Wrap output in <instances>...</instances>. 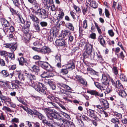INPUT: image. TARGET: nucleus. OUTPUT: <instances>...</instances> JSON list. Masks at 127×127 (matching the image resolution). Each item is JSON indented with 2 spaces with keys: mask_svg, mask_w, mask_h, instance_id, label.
<instances>
[{
  "mask_svg": "<svg viewBox=\"0 0 127 127\" xmlns=\"http://www.w3.org/2000/svg\"><path fill=\"white\" fill-rule=\"evenodd\" d=\"M108 33L110 36L111 37H113L114 35V33L112 30H109L108 31Z\"/></svg>",
  "mask_w": 127,
  "mask_h": 127,
  "instance_id": "51",
  "label": "nucleus"
},
{
  "mask_svg": "<svg viewBox=\"0 0 127 127\" xmlns=\"http://www.w3.org/2000/svg\"><path fill=\"white\" fill-rule=\"evenodd\" d=\"M0 21L2 25L5 27H8L9 26V23L7 20L5 19L2 18L0 19Z\"/></svg>",
  "mask_w": 127,
  "mask_h": 127,
  "instance_id": "25",
  "label": "nucleus"
},
{
  "mask_svg": "<svg viewBox=\"0 0 127 127\" xmlns=\"http://www.w3.org/2000/svg\"><path fill=\"white\" fill-rule=\"evenodd\" d=\"M38 118L40 120L42 121L45 118V117L41 114L39 113L38 115Z\"/></svg>",
  "mask_w": 127,
  "mask_h": 127,
  "instance_id": "52",
  "label": "nucleus"
},
{
  "mask_svg": "<svg viewBox=\"0 0 127 127\" xmlns=\"http://www.w3.org/2000/svg\"><path fill=\"white\" fill-rule=\"evenodd\" d=\"M61 56L60 55H56L55 57V61L56 62H61Z\"/></svg>",
  "mask_w": 127,
  "mask_h": 127,
  "instance_id": "41",
  "label": "nucleus"
},
{
  "mask_svg": "<svg viewBox=\"0 0 127 127\" xmlns=\"http://www.w3.org/2000/svg\"><path fill=\"white\" fill-rule=\"evenodd\" d=\"M1 73L3 76L6 77L8 76L9 74L7 70H3L1 71Z\"/></svg>",
  "mask_w": 127,
  "mask_h": 127,
  "instance_id": "39",
  "label": "nucleus"
},
{
  "mask_svg": "<svg viewBox=\"0 0 127 127\" xmlns=\"http://www.w3.org/2000/svg\"><path fill=\"white\" fill-rule=\"evenodd\" d=\"M30 17L32 21L36 23H39V19L34 15L31 14L30 15Z\"/></svg>",
  "mask_w": 127,
  "mask_h": 127,
  "instance_id": "24",
  "label": "nucleus"
},
{
  "mask_svg": "<svg viewBox=\"0 0 127 127\" xmlns=\"http://www.w3.org/2000/svg\"><path fill=\"white\" fill-rule=\"evenodd\" d=\"M90 37L92 39H95L96 38V34L95 33H92L90 35Z\"/></svg>",
  "mask_w": 127,
  "mask_h": 127,
  "instance_id": "61",
  "label": "nucleus"
},
{
  "mask_svg": "<svg viewBox=\"0 0 127 127\" xmlns=\"http://www.w3.org/2000/svg\"><path fill=\"white\" fill-rule=\"evenodd\" d=\"M34 26L36 31L39 32L40 30L39 26L37 24H34Z\"/></svg>",
  "mask_w": 127,
  "mask_h": 127,
  "instance_id": "47",
  "label": "nucleus"
},
{
  "mask_svg": "<svg viewBox=\"0 0 127 127\" xmlns=\"http://www.w3.org/2000/svg\"><path fill=\"white\" fill-rule=\"evenodd\" d=\"M32 49L35 51L43 54H49L51 52V50L48 47L44 46L42 48L32 47Z\"/></svg>",
  "mask_w": 127,
  "mask_h": 127,
  "instance_id": "6",
  "label": "nucleus"
},
{
  "mask_svg": "<svg viewBox=\"0 0 127 127\" xmlns=\"http://www.w3.org/2000/svg\"><path fill=\"white\" fill-rule=\"evenodd\" d=\"M119 78L120 80L123 81H127L126 80V77L124 74L121 73L119 75Z\"/></svg>",
  "mask_w": 127,
  "mask_h": 127,
  "instance_id": "38",
  "label": "nucleus"
},
{
  "mask_svg": "<svg viewBox=\"0 0 127 127\" xmlns=\"http://www.w3.org/2000/svg\"><path fill=\"white\" fill-rule=\"evenodd\" d=\"M105 90L106 91L104 92V93L105 94L109 93L111 91L110 88H109L108 86H107V87L106 88Z\"/></svg>",
  "mask_w": 127,
  "mask_h": 127,
  "instance_id": "60",
  "label": "nucleus"
},
{
  "mask_svg": "<svg viewBox=\"0 0 127 127\" xmlns=\"http://www.w3.org/2000/svg\"><path fill=\"white\" fill-rule=\"evenodd\" d=\"M64 26L66 28L69 30V31H73L74 30V27L72 23L70 22H66L64 25Z\"/></svg>",
  "mask_w": 127,
  "mask_h": 127,
  "instance_id": "19",
  "label": "nucleus"
},
{
  "mask_svg": "<svg viewBox=\"0 0 127 127\" xmlns=\"http://www.w3.org/2000/svg\"><path fill=\"white\" fill-rule=\"evenodd\" d=\"M27 74V76L28 77H30V78H32L33 80H35L36 79V77L34 75L31 74H28L26 73Z\"/></svg>",
  "mask_w": 127,
  "mask_h": 127,
  "instance_id": "48",
  "label": "nucleus"
},
{
  "mask_svg": "<svg viewBox=\"0 0 127 127\" xmlns=\"http://www.w3.org/2000/svg\"><path fill=\"white\" fill-rule=\"evenodd\" d=\"M110 121L113 124H116L118 123L119 124H120L119 120L116 118H112Z\"/></svg>",
  "mask_w": 127,
  "mask_h": 127,
  "instance_id": "36",
  "label": "nucleus"
},
{
  "mask_svg": "<svg viewBox=\"0 0 127 127\" xmlns=\"http://www.w3.org/2000/svg\"><path fill=\"white\" fill-rule=\"evenodd\" d=\"M109 84H103V85L101 86L100 90L101 91L105 90L106 88L108 86Z\"/></svg>",
  "mask_w": 127,
  "mask_h": 127,
  "instance_id": "46",
  "label": "nucleus"
},
{
  "mask_svg": "<svg viewBox=\"0 0 127 127\" xmlns=\"http://www.w3.org/2000/svg\"><path fill=\"white\" fill-rule=\"evenodd\" d=\"M60 117L61 119L60 120H55V124L60 127H74V125L72 122L63 120L60 116Z\"/></svg>",
  "mask_w": 127,
  "mask_h": 127,
  "instance_id": "5",
  "label": "nucleus"
},
{
  "mask_svg": "<svg viewBox=\"0 0 127 127\" xmlns=\"http://www.w3.org/2000/svg\"><path fill=\"white\" fill-rule=\"evenodd\" d=\"M37 64L39 66L48 71H51L53 70V67L47 62L38 61Z\"/></svg>",
  "mask_w": 127,
  "mask_h": 127,
  "instance_id": "7",
  "label": "nucleus"
},
{
  "mask_svg": "<svg viewBox=\"0 0 127 127\" xmlns=\"http://www.w3.org/2000/svg\"><path fill=\"white\" fill-rule=\"evenodd\" d=\"M83 28L85 29H87L88 27L87 21L85 20L83 22Z\"/></svg>",
  "mask_w": 127,
  "mask_h": 127,
  "instance_id": "43",
  "label": "nucleus"
},
{
  "mask_svg": "<svg viewBox=\"0 0 127 127\" xmlns=\"http://www.w3.org/2000/svg\"><path fill=\"white\" fill-rule=\"evenodd\" d=\"M98 41L100 44L104 46L105 44V41L103 37L101 35H100L98 39Z\"/></svg>",
  "mask_w": 127,
  "mask_h": 127,
  "instance_id": "28",
  "label": "nucleus"
},
{
  "mask_svg": "<svg viewBox=\"0 0 127 127\" xmlns=\"http://www.w3.org/2000/svg\"><path fill=\"white\" fill-rule=\"evenodd\" d=\"M89 4L91 7L94 8H96L97 7V4L94 0H91Z\"/></svg>",
  "mask_w": 127,
  "mask_h": 127,
  "instance_id": "30",
  "label": "nucleus"
},
{
  "mask_svg": "<svg viewBox=\"0 0 127 127\" xmlns=\"http://www.w3.org/2000/svg\"><path fill=\"white\" fill-rule=\"evenodd\" d=\"M75 80L78 83L85 86H87V82L85 79L82 78L81 76L76 75L75 77Z\"/></svg>",
  "mask_w": 127,
  "mask_h": 127,
  "instance_id": "9",
  "label": "nucleus"
},
{
  "mask_svg": "<svg viewBox=\"0 0 127 127\" xmlns=\"http://www.w3.org/2000/svg\"><path fill=\"white\" fill-rule=\"evenodd\" d=\"M56 31H55L53 29L51 30L50 34L48 37V39L51 42L53 41L55 36V37H56Z\"/></svg>",
  "mask_w": 127,
  "mask_h": 127,
  "instance_id": "18",
  "label": "nucleus"
},
{
  "mask_svg": "<svg viewBox=\"0 0 127 127\" xmlns=\"http://www.w3.org/2000/svg\"><path fill=\"white\" fill-rule=\"evenodd\" d=\"M11 122L12 123V124L13 125H10L9 127H18V126L15 123H17L19 122V119L17 118H14L11 119Z\"/></svg>",
  "mask_w": 127,
  "mask_h": 127,
  "instance_id": "20",
  "label": "nucleus"
},
{
  "mask_svg": "<svg viewBox=\"0 0 127 127\" xmlns=\"http://www.w3.org/2000/svg\"><path fill=\"white\" fill-rule=\"evenodd\" d=\"M44 3L47 7L49 8L54 3V2L53 0H44Z\"/></svg>",
  "mask_w": 127,
  "mask_h": 127,
  "instance_id": "27",
  "label": "nucleus"
},
{
  "mask_svg": "<svg viewBox=\"0 0 127 127\" xmlns=\"http://www.w3.org/2000/svg\"><path fill=\"white\" fill-rule=\"evenodd\" d=\"M85 51L83 54V56L85 58H88L91 59H93L95 55L94 52H92L93 45L87 44L85 46Z\"/></svg>",
  "mask_w": 127,
  "mask_h": 127,
  "instance_id": "3",
  "label": "nucleus"
},
{
  "mask_svg": "<svg viewBox=\"0 0 127 127\" xmlns=\"http://www.w3.org/2000/svg\"><path fill=\"white\" fill-rule=\"evenodd\" d=\"M88 112L89 116L97 120L98 118L96 116V115L95 114L94 111L91 109H89V110H87Z\"/></svg>",
  "mask_w": 127,
  "mask_h": 127,
  "instance_id": "23",
  "label": "nucleus"
},
{
  "mask_svg": "<svg viewBox=\"0 0 127 127\" xmlns=\"http://www.w3.org/2000/svg\"><path fill=\"white\" fill-rule=\"evenodd\" d=\"M97 57L98 60L100 61V62H101L103 61V59L102 56L100 55L97 54Z\"/></svg>",
  "mask_w": 127,
  "mask_h": 127,
  "instance_id": "55",
  "label": "nucleus"
},
{
  "mask_svg": "<svg viewBox=\"0 0 127 127\" xmlns=\"http://www.w3.org/2000/svg\"><path fill=\"white\" fill-rule=\"evenodd\" d=\"M5 115H4L2 112L1 111V112L0 113V120L4 121L5 120Z\"/></svg>",
  "mask_w": 127,
  "mask_h": 127,
  "instance_id": "44",
  "label": "nucleus"
},
{
  "mask_svg": "<svg viewBox=\"0 0 127 127\" xmlns=\"http://www.w3.org/2000/svg\"><path fill=\"white\" fill-rule=\"evenodd\" d=\"M41 26L42 27H45L47 26V23L45 21H42L40 23Z\"/></svg>",
  "mask_w": 127,
  "mask_h": 127,
  "instance_id": "56",
  "label": "nucleus"
},
{
  "mask_svg": "<svg viewBox=\"0 0 127 127\" xmlns=\"http://www.w3.org/2000/svg\"><path fill=\"white\" fill-rule=\"evenodd\" d=\"M13 2V3L15 6L19 8L20 6V4L19 2V0H11Z\"/></svg>",
  "mask_w": 127,
  "mask_h": 127,
  "instance_id": "37",
  "label": "nucleus"
},
{
  "mask_svg": "<svg viewBox=\"0 0 127 127\" xmlns=\"http://www.w3.org/2000/svg\"><path fill=\"white\" fill-rule=\"evenodd\" d=\"M18 77L19 79L21 81H24L25 80L24 75L22 73L18 76Z\"/></svg>",
  "mask_w": 127,
  "mask_h": 127,
  "instance_id": "59",
  "label": "nucleus"
},
{
  "mask_svg": "<svg viewBox=\"0 0 127 127\" xmlns=\"http://www.w3.org/2000/svg\"><path fill=\"white\" fill-rule=\"evenodd\" d=\"M55 43L56 45L61 46H64L66 44L65 41L63 39H58L56 41Z\"/></svg>",
  "mask_w": 127,
  "mask_h": 127,
  "instance_id": "17",
  "label": "nucleus"
},
{
  "mask_svg": "<svg viewBox=\"0 0 127 127\" xmlns=\"http://www.w3.org/2000/svg\"><path fill=\"white\" fill-rule=\"evenodd\" d=\"M47 97L48 101L55 102L56 99L55 97L50 95H47Z\"/></svg>",
  "mask_w": 127,
  "mask_h": 127,
  "instance_id": "34",
  "label": "nucleus"
},
{
  "mask_svg": "<svg viewBox=\"0 0 127 127\" xmlns=\"http://www.w3.org/2000/svg\"><path fill=\"white\" fill-rule=\"evenodd\" d=\"M63 35L64 36H69L71 34L70 31L68 30H64L63 31Z\"/></svg>",
  "mask_w": 127,
  "mask_h": 127,
  "instance_id": "33",
  "label": "nucleus"
},
{
  "mask_svg": "<svg viewBox=\"0 0 127 127\" xmlns=\"http://www.w3.org/2000/svg\"><path fill=\"white\" fill-rule=\"evenodd\" d=\"M105 13L106 16L108 18H109V16L110 15V14L108 10L106 9H105Z\"/></svg>",
  "mask_w": 127,
  "mask_h": 127,
  "instance_id": "64",
  "label": "nucleus"
},
{
  "mask_svg": "<svg viewBox=\"0 0 127 127\" xmlns=\"http://www.w3.org/2000/svg\"><path fill=\"white\" fill-rule=\"evenodd\" d=\"M45 82L48 84L52 90H54L55 89L56 86L53 81L49 79H46Z\"/></svg>",
  "mask_w": 127,
  "mask_h": 127,
  "instance_id": "22",
  "label": "nucleus"
},
{
  "mask_svg": "<svg viewBox=\"0 0 127 127\" xmlns=\"http://www.w3.org/2000/svg\"><path fill=\"white\" fill-rule=\"evenodd\" d=\"M67 69H68L66 68L64 69L62 68L60 70V73H62L63 75H66L68 73V71Z\"/></svg>",
  "mask_w": 127,
  "mask_h": 127,
  "instance_id": "40",
  "label": "nucleus"
},
{
  "mask_svg": "<svg viewBox=\"0 0 127 127\" xmlns=\"http://www.w3.org/2000/svg\"><path fill=\"white\" fill-rule=\"evenodd\" d=\"M59 14L57 17V19L58 20V22L59 21L63 18L64 15V13L62 9H60L59 10Z\"/></svg>",
  "mask_w": 127,
  "mask_h": 127,
  "instance_id": "21",
  "label": "nucleus"
},
{
  "mask_svg": "<svg viewBox=\"0 0 127 127\" xmlns=\"http://www.w3.org/2000/svg\"><path fill=\"white\" fill-rule=\"evenodd\" d=\"M31 24V23L30 21H27L25 25L24 26L25 28H28L29 29L30 26Z\"/></svg>",
  "mask_w": 127,
  "mask_h": 127,
  "instance_id": "54",
  "label": "nucleus"
},
{
  "mask_svg": "<svg viewBox=\"0 0 127 127\" xmlns=\"http://www.w3.org/2000/svg\"><path fill=\"white\" fill-rule=\"evenodd\" d=\"M33 6L35 9H36L40 5L35 0L33 3Z\"/></svg>",
  "mask_w": 127,
  "mask_h": 127,
  "instance_id": "42",
  "label": "nucleus"
},
{
  "mask_svg": "<svg viewBox=\"0 0 127 127\" xmlns=\"http://www.w3.org/2000/svg\"><path fill=\"white\" fill-rule=\"evenodd\" d=\"M48 119L49 120H56L57 121L61 120L60 116L53 113V109L49 108H45L43 109Z\"/></svg>",
  "mask_w": 127,
  "mask_h": 127,
  "instance_id": "4",
  "label": "nucleus"
},
{
  "mask_svg": "<svg viewBox=\"0 0 127 127\" xmlns=\"http://www.w3.org/2000/svg\"><path fill=\"white\" fill-rule=\"evenodd\" d=\"M112 72L116 75L117 76L118 75V68L116 66H113L112 68Z\"/></svg>",
  "mask_w": 127,
  "mask_h": 127,
  "instance_id": "35",
  "label": "nucleus"
},
{
  "mask_svg": "<svg viewBox=\"0 0 127 127\" xmlns=\"http://www.w3.org/2000/svg\"><path fill=\"white\" fill-rule=\"evenodd\" d=\"M33 71L35 72H37L39 71V67L37 66L34 65L32 67Z\"/></svg>",
  "mask_w": 127,
  "mask_h": 127,
  "instance_id": "50",
  "label": "nucleus"
},
{
  "mask_svg": "<svg viewBox=\"0 0 127 127\" xmlns=\"http://www.w3.org/2000/svg\"><path fill=\"white\" fill-rule=\"evenodd\" d=\"M88 11L87 7H83L82 8V12L83 14L85 15Z\"/></svg>",
  "mask_w": 127,
  "mask_h": 127,
  "instance_id": "63",
  "label": "nucleus"
},
{
  "mask_svg": "<svg viewBox=\"0 0 127 127\" xmlns=\"http://www.w3.org/2000/svg\"><path fill=\"white\" fill-rule=\"evenodd\" d=\"M66 67L69 70H71L75 68V65L73 61L70 60L66 65Z\"/></svg>",
  "mask_w": 127,
  "mask_h": 127,
  "instance_id": "13",
  "label": "nucleus"
},
{
  "mask_svg": "<svg viewBox=\"0 0 127 127\" xmlns=\"http://www.w3.org/2000/svg\"><path fill=\"white\" fill-rule=\"evenodd\" d=\"M14 73L15 75L18 76L21 74V71L20 70H16L15 71Z\"/></svg>",
  "mask_w": 127,
  "mask_h": 127,
  "instance_id": "62",
  "label": "nucleus"
},
{
  "mask_svg": "<svg viewBox=\"0 0 127 127\" xmlns=\"http://www.w3.org/2000/svg\"><path fill=\"white\" fill-rule=\"evenodd\" d=\"M23 32L24 34V36L27 37V40H29V38H30L31 35L29 32V29L28 28H24L23 30Z\"/></svg>",
  "mask_w": 127,
  "mask_h": 127,
  "instance_id": "26",
  "label": "nucleus"
},
{
  "mask_svg": "<svg viewBox=\"0 0 127 127\" xmlns=\"http://www.w3.org/2000/svg\"><path fill=\"white\" fill-rule=\"evenodd\" d=\"M0 54L4 57H5L7 55V52L5 51L0 52Z\"/></svg>",
  "mask_w": 127,
  "mask_h": 127,
  "instance_id": "53",
  "label": "nucleus"
},
{
  "mask_svg": "<svg viewBox=\"0 0 127 127\" xmlns=\"http://www.w3.org/2000/svg\"><path fill=\"white\" fill-rule=\"evenodd\" d=\"M103 105L104 108H105L107 109L109 107V104L107 101L103 104Z\"/></svg>",
  "mask_w": 127,
  "mask_h": 127,
  "instance_id": "57",
  "label": "nucleus"
},
{
  "mask_svg": "<svg viewBox=\"0 0 127 127\" xmlns=\"http://www.w3.org/2000/svg\"><path fill=\"white\" fill-rule=\"evenodd\" d=\"M103 84H109V81L107 77L105 75H102L101 80Z\"/></svg>",
  "mask_w": 127,
  "mask_h": 127,
  "instance_id": "31",
  "label": "nucleus"
},
{
  "mask_svg": "<svg viewBox=\"0 0 127 127\" xmlns=\"http://www.w3.org/2000/svg\"><path fill=\"white\" fill-rule=\"evenodd\" d=\"M87 92L92 95H94L96 96H99L100 97H102L103 96V93L100 94L98 92H97L95 90H88L87 91Z\"/></svg>",
  "mask_w": 127,
  "mask_h": 127,
  "instance_id": "12",
  "label": "nucleus"
},
{
  "mask_svg": "<svg viewBox=\"0 0 127 127\" xmlns=\"http://www.w3.org/2000/svg\"><path fill=\"white\" fill-rule=\"evenodd\" d=\"M18 60L19 61V64L22 66L25 63H27V61L23 57H18Z\"/></svg>",
  "mask_w": 127,
  "mask_h": 127,
  "instance_id": "29",
  "label": "nucleus"
},
{
  "mask_svg": "<svg viewBox=\"0 0 127 127\" xmlns=\"http://www.w3.org/2000/svg\"><path fill=\"white\" fill-rule=\"evenodd\" d=\"M74 9L76 11V12L78 13H79L81 12V9L78 6L76 5H74L73 6Z\"/></svg>",
  "mask_w": 127,
  "mask_h": 127,
  "instance_id": "45",
  "label": "nucleus"
},
{
  "mask_svg": "<svg viewBox=\"0 0 127 127\" xmlns=\"http://www.w3.org/2000/svg\"><path fill=\"white\" fill-rule=\"evenodd\" d=\"M114 115L115 116L118 117L119 118V119H121L122 118V114L117 112L114 113Z\"/></svg>",
  "mask_w": 127,
  "mask_h": 127,
  "instance_id": "58",
  "label": "nucleus"
},
{
  "mask_svg": "<svg viewBox=\"0 0 127 127\" xmlns=\"http://www.w3.org/2000/svg\"><path fill=\"white\" fill-rule=\"evenodd\" d=\"M50 71L44 72L41 75V77L44 78H45L46 79H47V78L53 77L54 76V74Z\"/></svg>",
  "mask_w": 127,
  "mask_h": 127,
  "instance_id": "16",
  "label": "nucleus"
},
{
  "mask_svg": "<svg viewBox=\"0 0 127 127\" xmlns=\"http://www.w3.org/2000/svg\"><path fill=\"white\" fill-rule=\"evenodd\" d=\"M27 83L29 85L34 88L35 90L40 94L42 95L46 94L45 90L46 88L45 85L41 83L38 82L35 84L33 81L30 79H28Z\"/></svg>",
  "mask_w": 127,
  "mask_h": 127,
  "instance_id": "1",
  "label": "nucleus"
},
{
  "mask_svg": "<svg viewBox=\"0 0 127 127\" xmlns=\"http://www.w3.org/2000/svg\"><path fill=\"white\" fill-rule=\"evenodd\" d=\"M3 47L5 48H10L12 52L16 49L17 47L15 44L13 45L12 43H6L3 44Z\"/></svg>",
  "mask_w": 127,
  "mask_h": 127,
  "instance_id": "11",
  "label": "nucleus"
},
{
  "mask_svg": "<svg viewBox=\"0 0 127 127\" xmlns=\"http://www.w3.org/2000/svg\"><path fill=\"white\" fill-rule=\"evenodd\" d=\"M2 110L6 113H11L12 112V110L9 108L5 106H3L2 108Z\"/></svg>",
  "mask_w": 127,
  "mask_h": 127,
  "instance_id": "32",
  "label": "nucleus"
},
{
  "mask_svg": "<svg viewBox=\"0 0 127 127\" xmlns=\"http://www.w3.org/2000/svg\"><path fill=\"white\" fill-rule=\"evenodd\" d=\"M116 87H117V86H118L120 89H123V86L119 80L116 81Z\"/></svg>",
  "mask_w": 127,
  "mask_h": 127,
  "instance_id": "49",
  "label": "nucleus"
},
{
  "mask_svg": "<svg viewBox=\"0 0 127 127\" xmlns=\"http://www.w3.org/2000/svg\"><path fill=\"white\" fill-rule=\"evenodd\" d=\"M57 86L59 88L58 92L60 94H62L63 95V98L65 100L70 101V100L68 98V97L70 96V94L71 93V92L66 91L64 89H66L68 90H71L70 88L68 86L62 83H59L57 84Z\"/></svg>",
  "mask_w": 127,
  "mask_h": 127,
  "instance_id": "2",
  "label": "nucleus"
},
{
  "mask_svg": "<svg viewBox=\"0 0 127 127\" xmlns=\"http://www.w3.org/2000/svg\"><path fill=\"white\" fill-rule=\"evenodd\" d=\"M36 12L38 16L42 19H45L48 17V12L46 9H38Z\"/></svg>",
  "mask_w": 127,
  "mask_h": 127,
  "instance_id": "8",
  "label": "nucleus"
},
{
  "mask_svg": "<svg viewBox=\"0 0 127 127\" xmlns=\"http://www.w3.org/2000/svg\"><path fill=\"white\" fill-rule=\"evenodd\" d=\"M51 120H52V121H48L45 119L42 121V122L48 126L49 127L50 126L53 127L54 126V125L55 124V121L54 119Z\"/></svg>",
  "mask_w": 127,
  "mask_h": 127,
  "instance_id": "15",
  "label": "nucleus"
},
{
  "mask_svg": "<svg viewBox=\"0 0 127 127\" xmlns=\"http://www.w3.org/2000/svg\"><path fill=\"white\" fill-rule=\"evenodd\" d=\"M0 83H1V84L3 83V85L6 84L7 86L8 87L9 89H14L17 88L18 87V85L14 83H12L9 84L8 83H6L5 82H0Z\"/></svg>",
  "mask_w": 127,
  "mask_h": 127,
  "instance_id": "14",
  "label": "nucleus"
},
{
  "mask_svg": "<svg viewBox=\"0 0 127 127\" xmlns=\"http://www.w3.org/2000/svg\"><path fill=\"white\" fill-rule=\"evenodd\" d=\"M0 99L1 101H4V103L10 104L11 102V98L9 97L3 95L2 93L0 96Z\"/></svg>",
  "mask_w": 127,
  "mask_h": 127,
  "instance_id": "10",
  "label": "nucleus"
}]
</instances>
